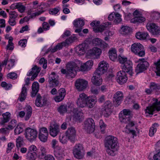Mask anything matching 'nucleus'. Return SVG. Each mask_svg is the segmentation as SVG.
Instances as JSON below:
<instances>
[{
	"mask_svg": "<svg viewBox=\"0 0 160 160\" xmlns=\"http://www.w3.org/2000/svg\"><path fill=\"white\" fill-rule=\"evenodd\" d=\"M81 64V62L78 60L69 62L66 65V69H62L61 72L67 76L73 77L76 74L78 70L82 71L88 70L85 63L82 65Z\"/></svg>",
	"mask_w": 160,
	"mask_h": 160,
	"instance_id": "nucleus-1",
	"label": "nucleus"
},
{
	"mask_svg": "<svg viewBox=\"0 0 160 160\" xmlns=\"http://www.w3.org/2000/svg\"><path fill=\"white\" fill-rule=\"evenodd\" d=\"M105 146L107 148V153L110 155L114 156L118 148L117 138L112 136L107 137L105 139Z\"/></svg>",
	"mask_w": 160,
	"mask_h": 160,
	"instance_id": "nucleus-2",
	"label": "nucleus"
},
{
	"mask_svg": "<svg viewBox=\"0 0 160 160\" xmlns=\"http://www.w3.org/2000/svg\"><path fill=\"white\" fill-rule=\"evenodd\" d=\"M152 100L153 102L152 105L147 107L145 110L146 116H148V115H153V112L156 111H159L160 110V101L157 98H153Z\"/></svg>",
	"mask_w": 160,
	"mask_h": 160,
	"instance_id": "nucleus-3",
	"label": "nucleus"
},
{
	"mask_svg": "<svg viewBox=\"0 0 160 160\" xmlns=\"http://www.w3.org/2000/svg\"><path fill=\"white\" fill-rule=\"evenodd\" d=\"M131 51L135 54L141 57L145 55V50L143 46L139 43L133 44L131 48Z\"/></svg>",
	"mask_w": 160,
	"mask_h": 160,
	"instance_id": "nucleus-4",
	"label": "nucleus"
},
{
	"mask_svg": "<svg viewBox=\"0 0 160 160\" xmlns=\"http://www.w3.org/2000/svg\"><path fill=\"white\" fill-rule=\"evenodd\" d=\"M38 132L36 129L27 128L25 130L24 135L27 139L30 142L36 140L38 136Z\"/></svg>",
	"mask_w": 160,
	"mask_h": 160,
	"instance_id": "nucleus-5",
	"label": "nucleus"
},
{
	"mask_svg": "<svg viewBox=\"0 0 160 160\" xmlns=\"http://www.w3.org/2000/svg\"><path fill=\"white\" fill-rule=\"evenodd\" d=\"M73 153L74 157L77 158H82L84 154L82 145L80 143L76 144L73 148Z\"/></svg>",
	"mask_w": 160,
	"mask_h": 160,
	"instance_id": "nucleus-6",
	"label": "nucleus"
},
{
	"mask_svg": "<svg viewBox=\"0 0 160 160\" xmlns=\"http://www.w3.org/2000/svg\"><path fill=\"white\" fill-rule=\"evenodd\" d=\"M95 122L94 120L92 118H88L84 122V129L89 133L93 132L95 130Z\"/></svg>",
	"mask_w": 160,
	"mask_h": 160,
	"instance_id": "nucleus-7",
	"label": "nucleus"
},
{
	"mask_svg": "<svg viewBox=\"0 0 160 160\" xmlns=\"http://www.w3.org/2000/svg\"><path fill=\"white\" fill-rule=\"evenodd\" d=\"M138 61L139 63L135 68V71L137 74L145 70L149 65L148 62L144 58L139 59Z\"/></svg>",
	"mask_w": 160,
	"mask_h": 160,
	"instance_id": "nucleus-8",
	"label": "nucleus"
},
{
	"mask_svg": "<svg viewBox=\"0 0 160 160\" xmlns=\"http://www.w3.org/2000/svg\"><path fill=\"white\" fill-rule=\"evenodd\" d=\"M100 24L99 21H93L90 23V25L93 27V30L96 32H102L104 30H105L106 28L109 25H111L110 22H106L104 24V25L99 26Z\"/></svg>",
	"mask_w": 160,
	"mask_h": 160,
	"instance_id": "nucleus-9",
	"label": "nucleus"
},
{
	"mask_svg": "<svg viewBox=\"0 0 160 160\" xmlns=\"http://www.w3.org/2000/svg\"><path fill=\"white\" fill-rule=\"evenodd\" d=\"M47 102V96H44L42 97L40 94H38L35 101V104L38 107H42L45 106Z\"/></svg>",
	"mask_w": 160,
	"mask_h": 160,
	"instance_id": "nucleus-10",
	"label": "nucleus"
},
{
	"mask_svg": "<svg viewBox=\"0 0 160 160\" xmlns=\"http://www.w3.org/2000/svg\"><path fill=\"white\" fill-rule=\"evenodd\" d=\"M75 86L77 89L82 90L87 88L88 86V82L85 79L81 78L77 79L75 83Z\"/></svg>",
	"mask_w": 160,
	"mask_h": 160,
	"instance_id": "nucleus-11",
	"label": "nucleus"
},
{
	"mask_svg": "<svg viewBox=\"0 0 160 160\" xmlns=\"http://www.w3.org/2000/svg\"><path fill=\"white\" fill-rule=\"evenodd\" d=\"M146 27L148 30L153 35L160 34V28L154 23H148Z\"/></svg>",
	"mask_w": 160,
	"mask_h": 160,
	"instance_id": "nucleus-12",
	"label": "nucleus"
},
{
	"mask_svg": "<svg viewBox=\"0 0 160 160\" xmlns=\"http://www.w3.org/2000/svg\"><path fill=\"white\" fill-rule=\"evenodd\" d=\"M108 67L109 65L106 62L102 61L99 64L98 68L95 72L102 74L107 72Z\"/></svg>",
	"mask_w": 160,
	"mask_h": 160,
	"instance_id": "nucleus-13",
	"label": "nucleus"
},
{
	"mask_svg": "<svg viewBox=\"0 0 160 160\" xmlns=\"http://www.w3.org/2000/svg\"><path fill=\"white\" fill-rule=\"evenodd\" d=\"M121 68L123 71L128 73L130 76H132V63L131 61H128L124 64L122 65Z\"/></svg>",
	"mask_w": 160,
	"mask_h": 160,
	"instance_id": "nucleus-14",
	"label": "nucleus"
},
{
	"mask_svg": "<svg viewBox=\"0 0 160 160\" xmlns=\"http://www.w3.org/2000/svg\"><path fill=\"white\" fill-rule=\"evenodd\" d=\"M89 48V45L87 43H83L76 48V52L78 55H82L85 53Z\"/></svg>",
	"mask_w": 160,
	"mask_h": 160,
	"instance_id": "nucleus-15",
	"label": "nucleus"
},
{
	"mask_svg": "<svg viewBox=\"0 0 160 160\" xmlns=\"http://www.w3.org/2000/svg\"><path fill=\"white\" fill-rule=\"evenodd\" d=\"M87 98L88 96L85 93L80 94L76 102L78 106L81 108L86 107V99Z\"/></svg>",
	"mask_w": 160,
	"mask_h": 160,
	"instance_id": "nucleus-16",
	"label": "nucleus"
},
{
	"mask_svg": "<svg viewBox=\"0 0 160 160\" xmlns=\"http://www.w3.org/2000/svg\"><path fill=\"white\" fill-rule=\"evenodd\" d=\"M116 80L117 82L120 84H122L126 82L128 78L125 72L120 71L117 73Z\"/></svg>",
	"mask_w": 160,
	"mask_h": 160,
	"instance_id": "nucleus-17",
	"label": "nucleus"
},
{
	"mask_svg": "<svg viewBox=\"0 0 160 160\" xmlns=\"http://www.w3.org/2000/svg\"><path fill=\"white\" fill-rule=\"evenodd\" d=\"M102 52V50L100 48L97 47H94L88 50L87 54L90 56L98 58Z\"/></svg>",
	"mask_w": 160,
	"mask_h": 160,
	"instance_id": "nucleus-18",
	"label": "nucleus"
},
{
	"mask_svg": "<svg viewBox=\"0 0 160 160\" xmlns=\"http://www.w3.org/2000/svg\"><path fill=\"white\" fill-rule=\"evenodd\" d=\"M112 107V102L109 101H107L104 104V108L103 113L106 117H108L111 113V108Z\"/></svg>",
	"mask_w": 160,
	"mask_h": 160,
	"instance_id": "nucleus-19",
	"label": "nucleus"
},
{
	"mask_svg": "<svg viewBox=\"0 0 160 160\" xmlns=\"http://www.w3.org/2000/svg\"><path fill=\"white\" fill-rule=\"evenodd\" d=\"M40 71V68L38 67L36 65H35L32 68L31 71L27 73V75L28 76L32 75L31 80L33 81L37 77Z\"/></svg>",
	"mask_w": 160,
	"mask_h": 160,
	"instance_id": "nucleus-20",
	"label": "nucleus"
},
{
	"mask_svg": "<svg viewBox=\"0 0 160 160\" xmlns=\"http://www.w3.org/2000/svg\"><path fill=\"white\" fill-rule=\"evenodd\" d=\"M76 131L74 128L71 127L68 128L66 132V134L71 141L74 142L76 136Z\"/></svg>",
	"mask_w": 160,
	"mask_h": 160,
	"instance_id": "nucleus-21",
	"label": "nucleus"
},
{
	"mask_svg": "<svg viewBox=\"0 0 160 160\" xmlns=\"http://www.w3.org/2000/svg\"><path fill=\"white\" fill-rule=\"evenodd\" d=\"M50 134L53 137H56L60 132L59 126L56 124H53L49 127Z\"/></svg>",
	"mask_w": 160,
	"mask_h": 160,
	"instance_id": "nucleus-22",
	"label": "nucleus"
},
{
	"mask_svg": "<svg viewBox=\"0 0 160 160\" xmlns=\"http://www.w3.org/2000/svg\"><path fill=\"white\" fill-rule=\"evenodd\" d=\"M101 74L95 72L93 77L92 78V83L96 85H100L102 82V80L101 77Z\"/></svg>",
	"mask_w": 160,
	"mask_h": 160,
	"instance_id": "nucleus-23",
	"label": "nucleus"
},
{
	"mask_svg": "<svg viewBox=\"0 0 160 160\" xmlns=\"http://www.w3.org/2000/svg\"><path fill=\"white\" fill-rule=\"evenodd\" d=\"M73 117L76 121H81L83 118V113L82 110L78 108H73Z\"/></svg>",
	"mask_w": 160,
	"mask_h": 160,
	"instance_id": "nucleus-24",
	"label": "nucleus"
},
{
	"mask_svg": "<svg viewBox=\"0 0 160 160\" xmlns=\"http://www.w3.org/2000/svg\"><path fill=\"white\" fill-rule=\"evenodd\" d=\"M49 83L52 87L58 86L59 84L57 75L54 72H52L49 78Z\"/></svg>",
	"mask_w": 160,
	"mask_h": 160,
	"instance_id": "nucleus-25",
	"label": "nucleus"
},
{
	"mask_svg": "<svg viewBox=\"0 0 160 160\" xmlns=\"http://www.w3.org/2000/svg\"><path fill=\"white\" fill-rule=\"evenodd\" d=\"M123 115L122 117L120 118V120L122 122L127 123L129 122L130 118L129 115L131 114L130 110L124 109L123 110Z\"/></svg>",
	"mask_w": 160,
	"mask_h": 160,
	"instance_id": "nucleus-26",
	"label": "nucleus"
},
{
	"mask_svg": "<svg viewBox=\"0 0 160 160\" xmlns=\"http://www.w3.org/2000/svg\"><path fill=\"white\" fill-rule=\"evenodd\" d=\"M96 102V99H94L92 97L88 96V98L86 99V107H87L90 108H92L94 107Z\"/></svg>",
	"mask_w": 160,
	"mask_h": 160,
	"instance_id": "nucleus-27",
	"label": "nucleus"
},
{
	"mask_svg": "<svg viewBox=\"0 0 160 160\" xmlns=\"http://www.w3.org/2000/svg\"><path fill=\"white\" fill-rule=\"evenodd\" d=\"M47 152L46 148L44 146H41L38 152L37 153L38 157L40 159H43L46 156Z\"/></svg>",
	"mask_w": 160,
	"mask_h": 160,
	"instance_id": "nucleus-28",
	"label": "nucleus"
},
{
	"mask_svg": "<svg viewBox=\"0 0 160 160\" xmlns=\"http://www.w3.org/2000/svg\"><path fill=\"white\" fill-rule=\"evenodd\" d=\"M66 91H58L54 100L56 102H59L62 101L66 95Z\"/></svg>",
	"mask_w": 160,
	"mask_h": 160,
	"instance_id": "nucleus-29",
	"label": "nucleus"
},
{
	"mask_svg": "<svg viewBox=\"0 0 160 160\" xmlns=\"http://www.w3.org/2000/svg\"><path fill=\"white\" fill-rule=\"evenodd\" d=\"M110 59L113 61H116L117 59V54L116 50L113 48L110 49L108 52Z\"/></svg>",
	"mask_w": 160,
	"mask_h": 160,
	"instance_id": "nucleus-30",
	"label": "nucleus"
},
{
	"mask_svg": "<svg viewBox=\"0 0 160 160\" xmlns=\"http://www.w3.org/2000/svg\"><path fill=\"white\" fill-rule=\"evenodd\" d=\"M135 36L136 38L138 39L144 40L146 39L149 35L147 32H138L136 33Z\"/></svg>",
	"mask_w": 160,
	"mask_h": 160,
	"instance_id": "nucleus-31",
	"label": "nucleus"
},
{
	"mask_svg": "<svg viewBox=\"0 0 160 160\" xmlns=\"http://www.w3.org/2000/svg\"><path fill=\"white\" fill-rule=\"evenodd\" d=\"M13 6H14L15 9H17L18 11L21 13L24 12L26 9L25 7L21 2L16 3L12 5L11 7Z\"/></svg>",
	"mask_w": 160,
	"mask_h": 160,
	"instance_id": "nucleus-32",
	"label": "nucleus"
},
{
	"mask_svg": "<svg viewBox=\"0 0 160 160\" xmlns=\"http://www.w3.org/2000/svg\"><path fill=\"white\" fill-rule=\"evenodd\" d=\"M2 116L3 117V118L0 122V124L1 125H4L5 123L8 122L9 121L10 119L11 114L8 112H7L5 113H3Z\"/></svg>",
	"mask_w": 160,
	"mask_h": 160,
	"instance_id": "nucleus-33",
	"label": "nucleus"
},
{
	"mask_svg": "<svg viewBox=\"0 0 160 160\" xmlns=\"http://www.w3.org/2000/svg\"><path fill=\"white\" fill-rule=\"evenodd\" d=\"M24 126L23 124H19L14 129L15 135H18L22 132L24 130Z\"/></svg>",
	"mask_w": 160,
	"mask_h": 160,
	"instance_id": "nucleus-34",
	"label": "nucleus"
},
{
	"mask_svg": "<svg viewBox=\"0 0 160 160\" xmlns=\"http://www.w3.org/2000/svg\"><path fill=\"white\" fill-rule=\"evenodd\" d=\"M117 93H115L113 99L114 102H115V107H117L120 105L121 103V101H122V94H121L120 96L119 97L117 96Z\"/></svg>",
	"mask_w": 160,
	"mask_h": 160,
	"instance_id": "nucleus-35",
	"label": "nucleus"
},
{
	"mask_svg": "<svg viewBox=\"0 0 160 160\" xmlns=\"http://www.w3.org/2000/svg\"><path fill=\"white\" fill-rule=\"evenodd\" d=\"M26 115L25 117V120L28 121L31 117L32 113V107L30 106H28L26 108Z\"/></svg>",
	"mask_w": 160,
	"mask_h": 160,
	"instance_id": "nucleus-36",
	"label": "nucleus"
},
{
	"mask_svg": "<svg viewBox=\"0 0 160 160\" xmlns=\"http://www.w3.org/2000/svg\"><path fill=\"white\" fill-rule=\"evenodd\" d=\"M73 25L76 28H81L84 26V23L83 20L78 19L74 21Z\"/></svg>",
	"mask_w": 160,
	"mask_h": 160,
	"instance_id": "nucleus-37",
	"label": "nucleus"
},
{
	"mask_svg": "<svg viewBox=\"0 0 160 160\" xmlns=\"http://www.w3.org/2000/svg\"><path fill=\"white\" fill-rule=\"evenodd\" d=\"M58 111L61 114L66 113L68 111V106L66 105H61L58 108Z\"/></svg>",
	"mask_w": 160,
	"mask_h": 160,
	"instance_id": "nucleus-38",
	"label": "nucleus"
},
{
	"mask_svg": "<svg viewBox=\"0 0 160 160\" xmlns=\"http://www.w3.org/2000/svg\"><path fill=\"white\" fill-rule=\"evenodd\" d=\"M145 20V18L143 17H136L131 19V22L133 23L136 22H142Z\"/></svg>",
	"mask_w": 160,
	"mask_h": 160,
	"instance_id": "nucleus-39",
	"label": "nucleus"
},
{
	"mask_svg": "<svg viewBox=\"0 0 160 160\" xmlns=\"http://www.w3.org/2000/svg\"><path fill=\"white\" fill-rule=\"evenodd\" d=\"M26 157L28 160H35L38 155L37 153H32L28 152Z\"/></svg>",
	"mask_w": 160,
	"mask_h": 160,
	"instance_id": "nucleus-40",
	"label": "nucleus"
},
{
	"mask_svg": "<svg viewBox=\"0 0 160 160\" xmlns=\"http://www.w3.org/2000/svg\"><path fill=\"white\" fill-rule=\"evenodd\" d=\"M100 129L101 132L102 133H105V130L106 128L107 125L104 122L102 119H100L99 121Z\"/></svg>",
	"mask_w": 160,
	"mask_h": 160,
	"instance_id": "nucleus-41",
	"label": "nucleus"
},
{
	"mask_svg": "<svg viewBox=\"0 0 160 160\" xmlns=\"http://www.w3.org/2000/svg\"><path fill=\"white\" fill-rule=\"evenodd\" d=\"M34 9L32 7L31 9H30L28 11V14L29 15L32 14V16H36L39 15L43 12L42 10H38L37 12H34V11L33 10Z\"/></svg>",
	"mask_w": 160,
	"mask_h": 160,
	"instance_id": "nucleus-42",
	"label": "nucleus"
},
{
	"mask_svg": "<svg viewBox=\"0 0 160 160\" xmlns=\"http://www.w3.org/2000/svg\"><path fill=\"white\" fill-rule=\"evenodd\" d=\"M77 39V38L74 36H71L63 42L66 47L71 44Z\"/></svg>",
	"mask_w": 160,
	"mask_h": 160,
	"instance_id": "nucleus-43",
	"label": "nucleus"
},
{
	"mask_svg": "<svg viewBox=\"0 0 160 160\" xmlns=\"http://www.w3.org/2000/svg\"><path fill=\"white\" fill-rule=\"evenodd\" d=\"M13 39V38L12 37H9L8 38V44L6 47V49L7 50L9 49L12 50L13 49L14 46H13V44L12 42Z\"/></svg>",
	"mask_w": 160,
	"mask_h": 160,
	"instance_id": "nucleus-44",
	"label": "nucleus"
},
{
	"mask_svg": "<svg viewBox=\"0 0 160 160\" xmlns=\"http://www.w3.org/2000/svg\"><path fill=\"white\" fill-rule=\"evenodd\" d=\"M54 155L55 157L58 160H62L65 157L64 154L60 151L55 152Z\"/></svg>",
	"mask_w": 160,
	"mask_h": 160,
	"instance_id": "nucleus-45",
	"label": "nucleus"
},
{
	"mask_svg": "<svg viewBox=\"0 0 160 160\" xmlns=\"http://www.w3.org/2000/svg\"><path fill=\"white\" fill-rule=\"evenodd\" d=\"M27 94V91H22L18 98L19 101L22 102L26 98Z\"/></svg>",
	"mask_w": 160,
	"mask_h": 160,
	"instance_id": "nucleus-46",
	"label": "nucleus"
},
{
	"mask_svg": "<svg viewBox=\"0 0 160 160\" xmlns=\"http://www.w3.org/2000/svg\"><path fill=\"white\" fill-rule=\"evenodd\" d=\"M118 60L119 62L122 64H124L127 61H130L128 60L127 58L123 55H119L118 57Z\"/></svg>",
	"mask_w": 160,
	"mask_h": 160,
	"instance_id": "nucleus-47",
	"label": "nucleus"
},
{
	"mask_svg": "<svg viewBox=\"0 0 160 160\" xmlns=\"http://www.w3.org/2000/svg\"><path fill=\"white\" fill-rule=\"evenodd\" d=\"M121 32L123 34H128L131 31V28L128 26H123L121 28Z\"/></svg>",
	"mask_w": 160,
	"mask_h": 160,
	"instance_id": "nucleus-48",
	"label": "nucleus"
},
{
	"mask_svg": "<svg viewBox=\"0 0 160 160\" xmlns=\"http://www.w3.org/2000/svg\"><path fill=\"white\" fill-rule=\"evenodd\" d=\"M16 142L17 148H18L21 147L23 145V138L21 136H19L18 138L16 139Z\"/></svg>",
	"mask_w": 160,
	"mask_h": 160,
	"instance_id": "nucleus-49",
	"label": "nucleus"
},
{
	"mask_svg": "<svg viewBox=\"0 0 160 160\" xmlns=\"http://www.w3.org/2000/svg\"><path fill=\"white\" fill-rule=\"evenodd\" d=\"M38 149L37 147L33 145H32L29 146L28 148V152L32 153H37L38 152Z\"/></svg>",
	"mask_w": 160,
	"mask_h": 160,
	"instance_id": "nucleus-50",
	"label": "nucleus"
},
{
	"mask_svg": "<svg viewBox=\"0 0 160 160\" xmlns=\"http://www.w3.org/2000/svg\"><path fill=\"white\" fill-rule=\"evenodd\" d=\"M67 137L68 136H66V135L64 134L60 135L59 137L60 142L63 144L66 143L68 139Z\"/></svg>",
	"mask_w": 160,
	"mask_h": 160,
	"instance_id": "nucleus-51",
	"label": "nucleus"
},
{
	"mask_svg": "<svg viewBox=\"0 0 160 160\" xmlns=\"http://www.w3.org/2000/svg\"><path fill=\"white\" fill-rule=\"evenodd\" d=\"M17 125V121L15 119L12 120L8 125L9 129H13Z\"/></svg>",
	"mask_w": 160,
	"mask_h": 160,
	"instance_id": "nucleus-52",
	"label": "nucleus"
},
{
	"mask_svg": "<svg viewBox=\"0 0 160 160\" xmlns=\"http://www.w3.org/2000/svg\"><path fill=\"white\" fill-rule=\"evenodd\" d=\"M121 15L118 13H116L115 17L114 18V22L115 23H118L122 21Z\"/></svg>",
	"mask_w": 160,
	"mask_h": 160,
	"instance_id": "nucleus-53",
	"label": "nucleus"
},
{
	"mask_svg": "<svg viewBox=\"0 0 160 160\" xmlns=\"http://www.w3.org/2000/svg\"><path fill=\"white\" fill-rule=\"evenodd\" d=\"M154 64L156 66L157 74L158 76H160V59L157 62H155Z\"/></svg>",
	"mask_w": 160,
	"mask_h": 160,
	"instance_id": "nucleus-54",
	"label": "nucleus"
},
{
	"mask_svg": "<svg viewBox=\"0 0 160 160\" xmlns=\"http://www.w3.org/2000/svg\"><path fill=\"white\" fill-rule=\"evenodd\" d=\"M9 18L16 19L18 16L17 13L14 11H10L9 12Z\"/></svg>",
	"mask_w": 160,
	"mask_h": 160,
	"instance_id": "nucleus-55",
	"label": "nucleus"
},
{
	"mask_svg": "<svg viewBox=\"0 0 160 160\" xmlns=\"http://www.w3.org/2000/svg\"><path fill=\"white\" fill-rule=\"evenodd\" d=\"M150 88L151 90L159 89H160V86L154 82H151L150 85Z\"/></svg>",
	"mask_w": 160,
	"mask_h": 160,
	"instance_id": "nucleus-56",
	"label": "nucleus"
},
{
	"mask_svg": "<svg viewBox=\"0 0 160 160\" xmlns=\"http://www.w3.org/2000/svg\"><path fill=\"white\" fill-rule=\"evenodd\" d=\"M48 135L46 134H45V135H38V137L41 141L45 142L47 141Z\"/></svg>",
	"mask_w": 160,
	"mask_h": 160,
	"instance_id": "nucleus-57",
	"label": "nucleus"
},
{
	"mask_svg": "<svg viewBox=\"0 0 160 160\" xmlns=\"http://www.w3.org/2000/svg\"><path fill=\"white\" fill-rule=\"evenodd\" d=\"M40 64H43V68L46 69L47 68V60L45 59L44 58H41L39 61Z\"/></svg>",
	"mask_w": 160,
	"mask_h": 160,
	"instance_id": "nucleus-58",
	"label": "nucleus"
},
{
	"mask_svg": "<svg viewBox=\"0 0 160 160\" xmlns=\"http://www.w3.org/2000/svg\"><path fill=\"white\" fill-rule=\"evenodd\" d=\"M45 134L48 135V133L47 128L44 127L40 128L39 131L38 135H45Z\"/></svg>",
	"mask_w": 160,
	"mask_h": 160,
	"instance_id": "nucleus-59",
	"label": "nucleus"
},
{
	"mask_svg": "<svg viewBox=\"0 0 160 160\" xmlns=\"http://www.w3.org/2000/svg\"><path fill=\"white\" fill-rule=\"evenodd\" d=\"M27 42V39H22L18 42V44L22 47L25 48L26 46Z\"/></svg>",
	"mask_w": 160,
	"mask_h": 160,
	"instance_id": "nucleus-60",
	"label": "nucleus"
},
{
	"mask_svg": "<svg viewBox=\"0 0 160 160\" xmlns=\"http://www.w3.org/2000/svg\"><path fill=\"white\" fill-rule=\"evenodd\" d=\"M1 86L3 88H5V89H11L12 87V85L11 84L9 83H7L5 82H2Z\"/></svg>",
	"mask_w": 160,
	"mask_h": 160,
	"instance_id": "nucleus-61",
	"label": "nucleus"
},
{
	"mask_svg": "<svg viewBox=\"0 0 160 160\" xmlns=\"http://www.w3.org/2000/svg\"><path fill=\"white\" fill-rule=\"evenodd\" d=\"M59 11V8H54L49 10V12L50 14L54 15L57 14Z\"/></svg>",
	"mask_w": 160,
	"mask_h": 160,
	"instance_id": "nucleus-62",
	"label": "nucleus"
},
{
	"mask_svg": "<svg viewBox=\"0 0 160 160\" xmlns=\"http://www.w3.org/2000/svg\"><path fill=\"white\" fill-rule=\"evenodd\" d=\"M85 63L88 70H90L92 68L93 64V62L91 60H88Z\"/></svg>",
	"mask_w": 160,
	"mask_h": 160,
	"instance_id": "nucleus-63",
	"label": "nucleus"
},
{
	"mask_svg": "<svg viewBox=\"0 0 160 160\" xmlns=\"http://www.w3.org/2000/svg\"><path fill=\"white\" fill-rule=\"evenodd\" d=\"M14 147V144L12 142H9L8 144V148L6 151L7 153L10 152L12 149Z\"/></svg>",
	"mask_w": 160,
	"mask_h": 160,
	"instance_id": "nucleus-64",
	"label": "nucleus"
}]
</instances>
